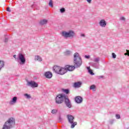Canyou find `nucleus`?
<instances>
[{
  "label": "nucleus",
  "instance_id": "1",
  "mask_svg": "<svg viewBox=\"0 0 129 129\" xmlns=\"http://www.w3.org/2000/svg\"><path fill=\"white\" fill-rule=\"evenodd\" d=\"M82 65V59L79 53L76 52L74 54V66L76 68H79Z\"/></svg>",
  "mask_w": 129,
  "mask_h": 129
},
{
  "label": "nucleus",
  "instance_id": "2",
  "mask_svg": "<svg viewBox=\"0 0 129 129\" xmlns=\"http://www.w3.org/2000/svg\"><path fill=\"white\" fill-rule=\"evenodd\" d=\"M16 119L13 117L10 118L5 123L2 129H11L15 127Z\"/></svg>",
  "mask_w": 129,
  "mask_h": 129
},
{
  "label": "nucleus",
  "instance_id": "3",
  "mask_svg": "<svg viewBox=\"0 0 129 129\" xmlns=\"http://www.w3.org/2000/svg\"><path fill=\"white\" fill-rule=\"evenodd\" d=\"M53 70L57 74H60V75H64L65 73H67V70L66 68H62L59 66L53 67Z\"/></svg>",
  "mask_w": 129,
  "mask_h": 129
},
{
  "label": "nucleus",
  "instance_id": "4",
  "mask_svg": "<svg viewBox=\"0 0 129 129\" xmlns=\"http://www.w3.org/2000/svg\"><path fill=\"white\" fill-rule=\"evenodd\" d=\"M62 37H63L64 39H68V38H74L75 36V32L72 30H70L69 32L62 31L61 33Z\"/></svg>",
  "mask_w": 129,
  "mask_h": 129
},
{
  "label": "nucleus",
  "instance_id": "5",
  "mask_svg": "<svg viewBox=\"0 0 129 129\" xmlns=\"http://www.w3.org/2000/svg\"><path fill=\"white\" fill-rule=\"evenodd\" d=\"M66 95L65 94H58L56 97L55 102L57 104H61V103H63L64 100H65V98H66Z\"/></svg>",
  "mask_w": 129,
  "mask_h": 129
},
{
  "label": "nucleus",
  "instance_id": "6",
  "mask_svg": "<svg viewBox=\"0 0 129 129\" xmlns=\"http://www.w3.org/2000/svg\"><path fill=\"white\" fill-rule=\"evenodd\" d=\"M67 118L69 123L71 124V128H74L75 125H77V122H74V117L72 115L68 114Z\"/></svg>",
  "mask_w": 129,
  "mask_h": 129
},
{
  "label": "nucleus",
  "instance_id": "7",
  "mask_svg": "<svg viewBox=\"0 0 129 129\" xmlns=\"http://www.w3.org/2000/svg\"><path fill=\"white\" fill-rule=\"evenodd\" d=\"M18 57L17 58V61H20V64L21 65H24L26 63V58H25V55L22 53H19L18 54Z\"/></svg>",
  "mask_w": 129,
  "mask_h": 129
},
{
  "label": "nucleus",
  "instance_id": "8",
  "mask_svg": "<svg viewBox=\"0 0 129 129\" xmlns=\"http://www.w3.org/2000/svg\"><path fill=\"white\" fill-rule=\"evenodd\" d=\"M38 83L34 81H28L27 82V86H30L32 88H35L38 86Z\"/></svg>",
  "mask_w": 129,
  "mask_h": 129
},
{
  "label": "nucleus",
  "instance_id": "9",
  "mask_svg": "<svg viewBox=\"0 0 129 129\" xmlns=\"http://www.w3.org/2000/svg\"><path fill=\"white\" fill-rule=\"evenodd\" d=\"M64 103L66 106L69 108H71V107H72V104H71V101H70V100L68 98V96H67L64 99Z\"/></svg>",
  "mask_w": 129,
  "mask_h": 129
},
{
  "label": "nucleus",
  "instance_id": "10",
  "mask_svg": "<svg viewBox=\"0 0 129 129\" xmlns=\"http://www.w3.org/2000/svg\"><path fill=\"white\" fill-rule=\"evenodd\" d=\"M75 101L76 103H82L83 101V98L81 96H77L75 98Z\"/></svg>",
  "mask_w": 129,
  "mask_h": 129
},
{
  "label": "nucleus",
  "instance_id": "11",
  "mask_svg": "<svg viewBox=\"0 0 129 129\" xmlns=\"http://www.w3.org/2000/svg\"><path fill=\"white\" fill-rule=\"evenodd\" d=\"M18 100V97L16 96L12 98L11 100L9 102V104L11 105H14L15 103H17V100Z\"/></svg>",
  "mask_w": 129,
  "mask_h": 129
},
{
  "label": "nucleus",
  "instance_id": "12",
  "mask_svg": "<svg viewBox=\"0 0 129 129\" xmlns=\"http://www.w3.org/2000/svg\"><path fill=\"white\" fill-rule=\"evenodd\" d=\"M99 25L102 28H105L106 27V21L104 20V19H102L99 22Z\"/></svg>",
  "mask_w": 129,
  "mask_h": 129
},
{
  "label": "nucleus",
  "instance_id": "13",
  "mask_svg": "<svg viewBox=\"0 0 129 129\" xmlns=\"http://www.w3.org/2000/svg\"><path fill=\"white\" fill-rule=\"evenodd\" d=\"M76 68L74 66H66V69H67V72L68 71H73L74 69Z\"/></svg>",
  "mask_w": 129,
  "mask_h": 129
},
{
  "label": "nucleus",
  "instance_id": "14",
  "mask_svg": "<svg viewBox=\"0 0 129 129\" xmlns=\"http://www.w3.org/2000/svg\"><path fill=\"white\" fill-rule=\"evenodd\" d=\"M90 64L94 68H96V69H99V63L98 62H90Z\"/></svg>",
  "mask_w": 129,
  "mask_h": 129
},
{
  "label": "nucleus",
  "instance_id": "15",
  "mask_svg": "<svg viewBox=\"0 0 129 129\" xmlns=\"http://www.w3.org/2000/svg\"><path fill=\"white\" fill-rule=\"evenodd\" d=\"M44 76L46 77V78L50 79V78H52V76H53V75H52V73L50 72H46L44 74Z\"/></svg>",
  "mask_w": 129,
  "mask_h": 129
},
{
  "label": "nucleus",
  "instance_id": "16",
  "mask_svg": "<svg viewBox=\"0 0 129 129\" xmlns=\"http://www.w3.org/2000/svg\"><path fill=\"white\" fill-rule=\"evenodd\" d=\"M48 23V20L47 19H42L40 20L39 24L41 26H44V25H46Z\"/></svg>",
  "mask_w": 129,
  "mask_h": 129
},
{
  "label": "nucleus",
  "instance_id": "17",
  "mask_svg": "<svg viewBox=\"0 0 129 129\" xmlns=\"http://www.w3.org/2000/svg\"><path fill=\"white\" fill-rule=\"evenodd\" d=\"M82 83L81 82H78L74 83V87L76 88H79L81 87Z\"/></svg>",
  "mask_w": 129,
  "mask_h": 129
},
{
  "label": "nucleus",
  "instance_id": "18",
  "mask_svg": "<svg viewBox=\"0 0 129 129\" xmlns=\"http://www.w3.org/2000/svg\"><path fill=\"white\" fill-rule=\"evenodd\" d=\"M35 61H39V62H41V61H42V57H41L39 55H36L35 56Z\"/></svg>",
  "mask_w": 129,
  "mask_h": 129
},
{
  "label": "nucleus",
  "instance_id": "19",
  "mask_svg": "<svg viewBox=\"0 0 129 129\" xmlns=\"http://www.w3.org/2000/svg\"><path fill=\"white\" fill-rule=\"evenodd\" d=\"M5 66V62L3 60H0V71L4 68Z\"/></svg>",
  "mask_w": 129,
  "mask_h": 129
},
{
  "label": "nucleus",
  "instance_id": "20",
  "mask_svg": "<svg viewBox=\"0 0 129 129\" xmlns=\"http://www.w3.org/2000/svg\"><path fill=\"white\" fill-rule=\"evenodd\" d=\"M96 87L94 85H92L90 86V90H93V91H96Z\"/></svg>",
  "mask_w": 129,
  "mask_h": 129
},
{
  "label": "nucleus",
  "instance_id": "21",
  "mask_svg": "<svg viewBox=\"0 0 129 129\" xmlns=\"http://www.w3.org/2000/svg\"><path fill=\"white\" fill-rule=\"evenodd\" d=\"M93 61L94 62H95V63H99V61H100V57H96L94 59Z\"/></svg>",
  "mask_w": 129,
  "mask_h": 129
},
{
  "label": "nucleus",
  "instance_id": "22",
  "mask_svg": "<svg viewBox=\"0 0 129 129\" xmlns=\"http://www.w3.org/2000/svg\"><path fill=\"white\" fill-rule=\"evenodd\" d=\"M62 91L63 92H64V93H66V94H69V92H70V91L68 89H63Z\"/></svg>",
  "mask_w": 129,
  "mask_h": 129
},
{
  "label": "nucleus",
  "instance_id": "23",
  "mask_svg": "<svg viewBox=\"0 0 129 129\" xmlns=\"http://www.w3.org/2000/svg\"><path fill=\"white\" fill-rule=\"evenodd\" d=\"M24 96H25V98H27V99H30V98H31V95L28 94H24Z\"/></svg>",
  "mask_w": 129,
  "mask_h": 129
},
{
  "label": "nucleus",
  "instance_id": "24",
  "mask_svg": "<svg viewBox=\"0 0 129 129\" xmlns=\"http://www.w3.org/2000/svg\"><path fill=\"white\" fill-rule=\"evenodd\" d=\"M72 53V52L70 50H67L65 52V55H67L68 56L69 55H71Z\"/></svg>",
  "mask_w": 129,
  "mask_h": 129
},
{
  "label": "nucleus",
  "instance_id": "25",
  "mask_svg": "<svg viewBox=\"0 0 129 129\" xmlns=\"http://www.w3.org/2000/svg\"><path fill=\"white\" fill-rule=\"evenodd\" d=\"M58 110L57 109H53L52 110H51V113L52 114H56V113H57Z\"/></svg>",
  "mask_w": 129,
  "mask_h": 129
},
{
  "label": "nucleus",
  "instance_id": "26",
  "mask_svg": "<svg viewBox=\"0 0 129 129\" xmlns=\"http://www.w3.org/2000/svg\"><path fill=\"white\" fill-rule=\"evenodd\" d=\"M59 11L61 14H63L65 12V8H62L59 10Z\"/></svg>",
  "mask_w": 129,
  "mask_h": 129
},
{
  "label": "nucleus",
  "instance_id": "27",
  "mask_svg": "<svg viewBox=\"0 0 129 129\" xmlns=\"http://www.w3.org/2000/svg\"><path fill=\"white\" fill-rule=\"evenodd\" d=\"M49 7H51V8H53V3H52V0H50L49 3Z\"/></svg>",
  "mask_w": 129,
  "mask_h": 129
},
{
  "label": "nucleus",
  "instance_id": "28",
  "mask_svg": "<svg viewBox=\"0 0 129 129\" xmlns=\"http://www.w3.org/2000/svg\"><path fill=\"white\" fill-rule=\"evenodd\" d=\"M89 73L91 74V75H94V73H93V72L91 70H89L88 71Z\"/></svg>",
  "mask_w": 129,
  "mask_h": 129
},
{
  "label": "nucleus",
  "instance_id": "29",
  "mask_svg": "<svg viewBox=\"0 0 129 129\" xmlns=\"http://www.w3.org/2000/svg\"><path fill=\"white\" fill-rule=\"evenodd\" d=\"M115 117L117 119H119V118H120V115L118 114H116Z\"/></svg>",
  "mask_w": 129,
  "mask_h": 129
},
{
  "label": "nucleus",
  "instance_id": "30",
  "mask_svg": "<svg viewBox=\"0 0 129 129\" xmlns=\"http://www.w3.org/2000/svg\"><path fill=\"white\" fill-rule=\"evenodd\" d=\"M112 58L113 59H115L116 58V55L114 54V53H112Z\"/></svg>",
  "mask_w": 129,
  "mask_h": 129
},
{
  "label": "nucleus",
  "instance_id": "31",
  "mask_svg": "<svg viewBox=\"0 0 129 129\" xmlns=\"http://www.w3.org/2000/svg\"><path fill=\"white\" fill-rule=\"evenodd\" d=\"M114 121V120L113 119H111L109 122L110 123V124H112L113 123V122Z\"/></svg>",
  "mask_w": 129,
  "mask_h": 129
},
{
  "label": "nucleus",
  "instance_id": "32",
  "mask_svg": "<svg viewBox=\"0 0 129 129\" xmlns=\"http://www.w3.org/2000/svg\"><path fill=\"white\" fill-rule=\"evenodd\" d=\"M120 21H125V18L123 17H121L120 18Z\"/></svg>",
  "mask_w": 129,
  "mask_h": 129
},
{
  "label": "nucleus",
  "instance_id": "33",
  "mask_svg": "<svg viewBox=\"0 0 129 129\" xmlns=\"http://www.w3.org/2000/svg\"><path fill=\"white\" fill-rule=\"evenodd\" d=\"M7 12H9V13H11V9H10V7L7 8Z\"/></svg>",
  "mask_w": 129,
  "mask_h": 129
},
{
  "label": "nucleus",
  "instance_id": "34",
  "mask_svg": "<svg viewBox=\"0 0 129 129\" xmlns=\"http://www.w3.org/2000/svg\"><path fill=\"white\" fill-rule=\"evenodd\" d=\"M85 58H86L87 59H89V58H90V55H85Z\"/></svg>",
  "mask_w": 129,
  "mask_h": 129
},
{
  "label": "nucleus",
  "instance_id": "35",
  "mask_svg": "<svg viewBox=\"0 0 129 129\" xmlns=\"http://www.w3.org/2000/svg\"><path fill=\"white\" fill-rule=\"evenodd\" d=\"M103 76H99L97 77L98 79H100L101 78H103Z\"/></svg>",
  "mask_w": 129,
  "mask_h": 129
},
{
  "label": "nucleus",
  "instance_id": "36",
  "mask_svg": "<svg viewBox=\"0 0 129 129\" xmlns=\"http://www.w3.org/2000/svg\"><path fill=\"white\" fill-rule=\"evenodd\" d=\"M86 1L87 2V3H88V4H91V2H92V0H86Z\"/></svg>",
  "mask_w": 129,
  "mask_h": 129
},
{
  "label": "nucleus",
  "instance_id": "37",
  "mask_svg": "<svg viewBox=\"0 0 129 129\" xmlns=\"http://www.w3.org/2000/svg\"><path fill=\"white\" fill-rule=\"evenodd\" d=\"M9 41V39L8 38H5V43H8V41Z\"/></svg>",
  "mask_w": 129,
  "mask_h": 129
},
{
  "label": "nucleus",
  "instance_id": "38",
  "mask_svg": "<svg viewBox=\"0 0 129 129\" xmlns=\"http://www.w3.org/2000/svg\"><path fill=\"white\" fill-rule=\"evenodd\" d=\"M81 37H83L84 38H85V34H81Z\"/></svg>",
  "mask_w": 129,
  "mask_h": 129
},
{
  "label": "nucleus",
  "instance_id": "39",
  "mask_svg": "<svg viewBox=\"0 0 129 129\" xmlns=\"http://www.w3.org/2000/svg\"><path fill=\"white\" fill-rule=\"evenodd\" d=\"M58 120L59 121H62V118H61V116L59 117Z\"/></svg>",
  "mask_w": 129,
  "mask_h": 129
},
{
  "label": "nucleus",
  "instance_id": "40",
  "mask_svg": "<svg viewBox=\"0 0 129 129\" xmlns=\"http://www.w3.org/2000/svg\"><path fill=\"white\" fill-rule=\"evenodd\" d=\"M13 57L15 58V59H16V60L17 59V55L14 54V55H13Z\"/></svg>",
  "mask_w": 129,
  "mask_h": 129
},
{
  "label": "nucleus",
  "instance_id": "41",
  "mask_svg": "<svg viewBox=\"0 0 129 129\" xmlns=\"http://www.w3.org/2000/svg\"><path fill=\"white\" fill-rule=\"evenodd\" d=\"M126 52H127V56H129V50H126Z\"/></svg>",
  "mask_w": 129,
  "mask_h": 129
},
{
  "label": "nucleus",
  "instance_id": "42",
  "mask_svg": "<svg viewBox=\"0 0 129 129\" xmlns=\"http://www.w3.org/2000/svg\"><path fill=\"white\" fill-rule=\"evenodd\" d=\"M87 69H88V71H89V70H91L90 69V67H88V68H87Z\"/></svg>",
  "mask_w": 129,
  "mask_h": 129
},
{
  "label": "nucleus",
  "instance_id": "43",
  "mask_svg": "<svg viewBox=\"0 0 129 129\" xmlns=\"http://www.w3.org/2000/svg\"><path fill=\"white\" fill-rule=\"evenodd\" d=\"M124 55H125V56H126V55H127V52L125 53L124 54Z\"/></svg>",
  "mask_w": 129,
  "mask_h": 129
},
{
  "label": "nucleus",
  "instance_id": "44",
  "mask_svg": "<svg viewBox=\"0 0 129 129\" xmlns=\"http://www.w3.org/2000/svg\"><path fill=\"white\" fill-rule=\"evenodd\" d=\"M33 6L32 5V8H33Z\"/></svg>",
  "mask_w": 129,
  "mask_h": 129
}]
</instances>
